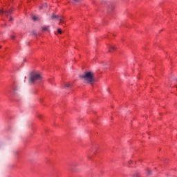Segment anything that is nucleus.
<instances>
[{
    "instance_id": "obj_9",
    "label": "nucleus",
    "mask_w": 177,
    "mask_h": 177,
    "mask_svg": "<svg viewBox=\"0 0 177 177\" xmlns=\"http://www.w3.org/2000/svg\"><path fill=\"white\" fill-rule=\"evenodd\" d=\"M32 19L35 21V20H38V17L37 16H33Z\"/></svg>"
},
{
    "instance_id": "obj_11",
    "label": "nucleus",
    "mask_w": 177,
    "mask_h": 177,
    "mask_svg": "<svg viewBox=\"0 0 177 177\" xmlns=\"http://www.w3.org/2000/svg\"><path fill=\"white\" fill-rule=\"evenodd\" d=\"M133 177H139V174L138 173H136L133 175Z\"/></svg>"
},
{
    "instance_id": "obj_5",
    "label": "nucleus",
    "mask_w": 177,
    "mask_h": 177,
    "mask_svg": "<svg viewBox=\"0 0 177 177\" xmlns=\"http://www.w3.org/2000/svg\"><path fill=\"white\" fill-rule=\"evenodd\" d=\"M72 86V84L70 82H65L63 86H62V88H71Z\"/></svg>"
},
{
    "instance_id": "obj_4",
    "label": "nucleus",
    "mask_w": 177,
    "mask_h": 177,
    "mask_svg": "<svg viewBox=\"0 0 177 177\" xmlns=\"http://www.w3.org/2000/svg\"><path fill=\"white\" fill-rule=\"evenodd\" d=\"M12 11H6L3 9L0 10V14L1 15H5L6 16H8V15H10Z\"/></svg>"
},
{
    "instance_id": "obj_1",
    "label": "nucleus",
    "mask_w": 177,
    "mask_h": 177,
    "mask_svg": "<svg viewBox=\"0 0 177 177\" xmlns=\"http://www.w3.org/2000/svg\"><path fill=\"white\" fill-rule=\"evenodd\" d=\"M80 79L84 84L93 85V83L95 82V73L93 71H86L80 75Z\"/></svg>"
},
{
    "instance_id": "obj_14",
    "label": "nucleus",
    "mask_w": 177,
    "mask_h": 177,
    "mask_svg": "<svg viewBox=\"0 0 177 177\" xmlns=\"http://www.w3.org/2000/svg\"><path fill=\"white\" fill-rule=\"evenodd\" d=\"M12 39H15V36H12Z\"/></svg>"
},
{
    "instance_id": "obj_8",
    "label": "nucleus",
    "mask_w": 177,
    "mask_h": 177,
    "mask_svg": "<svg viewBox=\"0 0 177 177\" xmlns=\"http://www.w3.org/2000/svg\"><path fill=\"white\" fill-rule=\"evenodd\" d=\"M57 33L62 35V34H63V30H62V29H60V28H58Z\"/></svg>"
},
{
    "instance_id": "obj_13",
    "label": "nucleus",
    "mask_w": 177,
    "mask_h": 177,
    "mask_svg": "<svg viewBox=\"0 0 177 177\" xmlns=\"http://www.w3.org/2000/svg\"><path fill=\"white\" fill-rule=\"evenodd\" d=\"M75 2H78L79 0H73Z\"/></svg>"
},
{
    "instance_id": "obj_3",
    "label": "nucleus",
    "mask_w": 177,
    "mask_h": 177,
    "mask_svg": "<svg viewBox=\"0 0 177 177\" xmlns=\"http://www.w3.org/2000/svg\"><path fill=\"white\" fill-rule=\"evenodd\" d=\"M51 19H57V20L59 21V24H63V23H64V17H63L62 16H59V15H56L55 14H53L51 16Z\"/></svg>"
},
{
    "instance_id": "obj_15",
    "label": "nucleus",
    "mask_w": 177,
    "mask_h": 177,
    "mask_svg": "<svg viewBox=\"0 0 177 177\" xmlns=\"http://www.w3.org/2000/svg\"><path fill=\"white\" fill-rule=\"evenodd\" d=\"M44 6H46H46H48V5H47L46 3H45V4H44Z\"/></svg>"
},
{
    "instance_id": "obj_12",
    "label": "nucleus",
    "mask_w": 177,
    "mask_h": 177,
    "mask_svg": "<svg viewBox=\"0 0 177 177\" xmlns=\"http://www.w3.org/2000/svg\"><path fill=\"white\" fill-rule=\"evenodd\" d=\"M12 20H13V18H12V17H9V21H12Z\"/></svg>"
},
{
    "instance_id": "obj_7",
    "label": "nucleus",
    "mask_w": 177,
    "mask_h": 177,
    "mask_svg": "<svg viewBox=\"0 0 177 177\" xmlns=\"http://www.w3.org/2000/svg\"><path fill=\"white\" fill-rule=\"evenodd\" d=\"M43 31H47L49 32V26H43L42 28Z\"/></svg>"
},
{
    "instance_id": "obj_10",
    "label": "nucleus",
    "mask_w": 177,
    "mask_h": 177,
    "mask_svg": "<svg viewBox=\"0 0 177 177\" xmlns=\"http://www.w3.org/2000/svg\"><path fill=\"white\" fill-rule=\"evenodd\" d=\"M147 175H150L151 171H150L149 169H147Z\"/></svg>"
},
{
    "instance_id": "obj_6",
    "label": "nucleus",
    "mask_w": 177,
    "mask_h": 177,
    "mask_svg": "<svg viewBox=\"0 0 177 177\" xmlns=\"http://www.w3.org/2000/svg\"><path fill=\"white\" fill-rule=\"evenodd\" d=\"M115 49H117L115 46L111 45L109 46V52H114V50H115Z\"/></svg>"
},
{
    "instance_id": "obj_2",
    "label": "nucleus",
    "mask_w": 177,
    "mask_h": 177,
    "mask_svg": "<svg viewBox=\"0 0 177 177\" xmlns=\"http://www.w3.org/2000/svg\"><path fill=\"white\" fill-rule=\"evenodd\" d=\"M42 80V75L38 73H32L30 77V82L34 84V82H38Z\"/></svg>"
}]
</instances>
